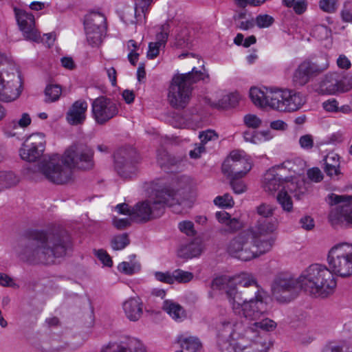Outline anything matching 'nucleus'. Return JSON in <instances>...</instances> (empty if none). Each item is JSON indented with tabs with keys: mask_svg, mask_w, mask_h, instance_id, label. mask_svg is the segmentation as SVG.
<instances>
[{
	"mask_svg": "<svg viewBox=\"0 0 352 352\" xmlns=\"http://www.w3.org/2000/svg\"><path fill=\"white\" fill-rule=\"evenodd\" d=\"M65 160V154H54L39 162L38 171L52 183L60 185L67 184L72 179L73 171Z\"/></svg>",
	"mask_w": 352,
	"mask_h": 352,
	"instance_id": "5",
	"label": "nucleus"
},
{
	"mask_svg": "<svg viewBox=\"0 0 352 352\" xmlns=\"http://www.w3.org/2000/svg\"><path fill=\"white\" fill-rule=\"evenodd\" d=\"M214 203L215 205L223 208H231L234 204L232 196L228 193L223 196L217 197L214 200Z\"/></svg>",
	"mask_w": 352,
	"mask_h": 352,
	"instance_id": "49",
	"label": "nucleus"
},
{
	"mask_svg": "<svg viewBox=\"0 0 352 352\" xmlns=\"http://www.w3.org/2000/svg\"><path fill=\"white\" fill-rule=\"evenodd\" d=\"M130 243L128 234L126 233L114 236L111 241V245L114 250H121Z\"/></svg>",
	"mask_w": 352,
	"mask_h": 352,
	"instance_id": "39",
	"label": "nucleus"
},
{
	"mask_svg": "<svg viewBox=\"0 0 352 352\" xmlns=\"http://www.w3.org/2000/svg\"><path fill=\"white\" fill-rule=\"evenodd\" d=\"M276 207L266 203H262L256 208V217L272 219Z\"/></svg>",
	"mask_w": 352,
	"mask_h": 352,
	"instance_id": "41",
	"label": "nucleus"
},
{
	"mask_svg": "<svg viewBox=\"0 0 352 352\" xmlns=\"http://www.w3.org/2000/svg\"><path fill=\"white\" fill-rule=\"evenodd\" d=\"M254 218V224L246 230L249 232L260 254H265L270 251L274 244L275 238L272 236V234L276 229V225L272 219Z\"/></svg>",
	"mask_w": 352,
	"mask_h": 352,
	"instance_id": "7",
	"label": "nucleus"
},
{
	"mask_svg": "<svg viewBox=\"0 0 352 352\" xmlns=\"http://www.w3.org/2000/svg\"><path fill=\"white\" fill-rule=\"evenodd\" d=\"M299 144L302 149L311 150L314 145V138L310 134L302 135L299 138Z\"/></svg>",
	"mask_w": 352,
	"mask_h": 352,
	"instance_id": "56",
	"label": "nucleus"
},
{
	"mask_svg": "<svg viewBox=\"0 0 352 352\" xmlns=\"http://www.w3.org/2000/svg\"><path fill=\"white\" fill-rule=\"evenodd\" d=\"M169 24L167 23H164L160 27V32L156 35V41L155 42L159 45L164 47L168 36Z\"/></svg>",
	"mask_w": 352,
	"mask_h": 352,
	"instance_id": "47",
	"label": "nucleus"
},
{
	"mask_svg": "<svg viewBox=\"0 0 352 352\" xmlns=\"http://www.w3.org/2000/svg\"><path fill=\"white\" fill-rule=\"evenodd\" d=\"M157 163L161 168L165 170L169 169L171 166L176 165L178 160L174 157L170 155L165 150H159L157 152Z\"/></svg>",
	"mask_w": 352,
	"mask_h": 352,
	"instance_id": "35",
	"label": "nucleus"
},
{
	"mask_svg": "<svg viewBox=\"0 0 352 352\" xmlns=\"http://www.w3.org/2000/svg\"><path fill=\"white\" fill-rule=\"evenodd\" d=\"M14 12L17 23L23 36L27 39L38 42L41 36L39 32L34 28V16L31 13L17 8H14Z\"/></svg>",
	"mask_w": 352,
	"mask_h": 352,
	"instance_id": "21",
	"label": "nucleus"
},
{
	"mask_svg": "<svg viewBox=\"0 0 352 352\" xmlns=\"http://www.w3.org/2000/svg\"><path fill=\"white\" fill-rule=\"evenodd\" d=\"M319 6L324 12L332 13L337 9L338 0H320Z\"/></svg>",
	"mask_w": 352,
	"mask_h": 352,
	"instance_id": "51",
	"label": "nucleus"
},
{
	"mask_svg": "<svg viewBox=\"0 0 352 352\" xmlns=\"http://www.w3.org/2000/svg\"><path fill=\"white\" fill-rule=\"evenodd\" d=\"M206 75L196 67L191 72L175 75L168 88V100L175 109H184L189 102L192 85L200 80H204ZM208 78V75H206Z\"/></svg>",
	"mask_w": 352,
	"mask_h": 352,
	"instance_id": "4",
	"label": "nucleus"
},
{
	"mask_svg": "<svg viewBox=\"0 0 352 352\" xmlns=\"http://www.w3.org/2000/svg\"><path fill=\"white\" fill-rule=\"evenodd\" d=\"M307 175L309 180L315 183L320 182L324 178L323 173L318 167H314L308 169L307 171Z\"/></svg>",
	"mask_w": 352,
	"mask_h": 352,
	"instance_id": "52",
	"label": "nucleus"
},
{
	"mask_svg": "<svg viewBox=\"0 0 352 352\" xmlns=\"http://www.w3.org/2000/svg\"><path fill=\"white\" fill-rule=\"evenodd\" d=\"M277 327V324L273 320L269 318H261L257 321H254L249 327V329L252 332L262 330L263 331H272Z\"/></svg>",
	"mask_w": 352,
	"mask_h": 352,
	"instance_id": "33",
	"label": "nucleus"
},
{
	"mask_svg": "<svg viewBox=\"0 0 352 352\" xmlns=\"http://www.w3.org/2000/svg\"><path fill=\"white\" fill-rule=\"evenodd\" d=\"M302 184V182L300 183H287L286 186H283L284 191H280L277 195V201L281 206L283 210L285 212H290L293 209V202L290 196L287 194V192H296L295 196L299 197L300 194H304L305 189L302 188L300 185Z\"/></svg>",
	"mask_w": 352,
	"mask_h": 352,
	"instance_id": "22",
	"label": "nucleus"
},
{
	"mask_svg": "<svg viewBox=\"0 0 352 352\" xmlns=\"http://www.w3.org/2000/svg\"><path fill=\"white\" fill-rule=\"evenodd\" d=\"M324 171L331 179L338 180L342 175L340 156L335 153H329L323 158Z\"/></svg>",
	"mask_w": 352,
	"mask_h": 352,
	"instance_id": "26",
	"label": "nucleus"
},
{
	"mask_svg": "<svg viewBox=\"0 0 352 352\" xmlns=\"http://www.w3.org/2000/svg\"><path fill=\"white\" fill-rule=\"evenodd\" d=\"M201 252V244L199 242L192 241L182 245L177 252V255L184 258H192L200 255Z\"/></svg>",
	"mask_w": 352,
	"mask_h": 352,
	"instance_id": "31",
	"label": "nucleus"
},
{
	"mask_svg": "<svg viewBox=\"0 0 352 352\" xmlns=\"http://www.w3.org/2000/svg\"><path fill=\"white\" fill-rule=\"evenodd\" d=\"M334 273L327 266L315 263L300 276L301 288L316 298H327L334 292L336 280Z\"/></svg>",
	"mask_w": 352,
	"mask_h": 352,
	"instance_id": "2",
	"label": "nucleus"
},
{
	"mask_svg": "<svg viewBox=\"0 0 352 352\" xmlns=\"http://www.w3.org/2000/svg\"><path fill=\"white\" fill-rule=\"evenodd\" d=\"M213 289L223 290L226 297L236 314H241L244 304L248 302V289L239 292L234 283L226 277H218L212 282Z\"/></svg>",
	"mask_w": 352,
	"mask_h": 352,
	"instance_id": "11",
	"label": "nucleus"
},
{
	"mask_svg": "<svg viewBox=\"0 0 352 352\" xmlns=\"http://www.w3.org/2000/svg\"><path fill=\"white\" fill-rule=\"evenodd\" d=\"M155 278L157 280L167 284L173 283V273L170 272H155L154 274Z\"/></svg>",
	"mask_w": 352,
	"mask_h": 352,
	"instance_id": "58",
	"label": "nucleus"
},
{
	"mask_svg": "<svg viewBox=\"0 0 352 352\" xmlns=\"http://www.w3.org/2000/svg\"><path fill=\"white\" fill-rule=\"evenodd\" d=\"M225 328H229L228 335H224L223 338H219L218 345L221 352H235L234 346L227 339L232 334L231 325L230 322L224 324Z\"/></svg>",
	"mask_w": 352,
	"mask_h": 352,
	"instance_id": "37",
	"label": "nucleus"
},
{
	"mask_svg": "<svg viewBox=\"0 0 352 352\" xmlns=\"http://www.w3.org/2000/svg\"><path fill=\"white\" fill-rule=\"evenodd\" d=\"M136 151L131 148H120L113 155V167L117 174L123 179L132 178L136 173Z\"/></svg>",
	"mask_w": 352,
	"mask_h": 352,
	"instance_id": "12",
	"label": "nucleus"
},
{
	"mask_svg": "<svg viewBox=\"0 0 352 352\" xmlns=\"http://www.w3.org/2000/svg\"><path fill=\"white\" fill-rule=\"evenodd\" d=\"M351 347L342 343L330 342L323 347L322 352H350Z\"/></svg>",
	"mask_w": 352,
	"mask_h": 352,
	"instance_id": "45",
	"label": "nucleus"
},
{
	"mask_svg": "<svg viewBox=\"0 0 352 352\" xmlns=\"http://www.w3.org/2000/svg\"><path fill=\"white\" fill-rule=\"evenodd\" d=\"M324 109L330 113H342L343 114H349L352 112L351 107L348 104L339 106L338 101L335 98H331L322 103Z\"/></svg>",
	"mask_w": 352,
	"mask_h": 352,
	"instance_id": "32",
	"label": "nucleus"
},
{
	"mask_svg": "<svg viewBox=\"0 0 352 352\" xmlns=\"http://www.w3.org/2000/svg\"><path fill=\"white\" fill-rule=\"evenodd\" d=\"M266 296L263 289L254 286V295L250 296L248 302L244 304L241 314L250 321L260 320L267 312V302L265 300Z\"/></svg>",
	"mask_w": 352,
	"mask_h": 352,
	"instance_id": "17",
	"label": "nucleus"
},
{
	"mask_svg": "<svg viewBox=\"0 0 352 352\" xmlns=\"http://www.w3.org/2000/svg\"><path fill=\"white\" fill-rule=\"evenodd\" d=\"M173 283L177 281L179 283H188L193 278L191 272H186L180 269H177L173 272Z\"/></svg>",
	"mask_w": 352,
	"mask_h": 352,
	"instance_id": "44",
	"label": "nucleus"
},
{
	"mask_svg": "<svg viewBox=\"0 0 352 352\" xmlns=\"http://www.w3.org/2000/svg\"><path fill=\"white\" fill-rule=\"evenodd\" d=\"M178 342L181 347L188 352H196L201 347V344L198 338L195 337L183 338L180 336L178 338Z\"/></svg>",
	"mask_w": 352,
	"mask_h": 352,
	"instance_id": "36",
	"label": "nucleus"
},
{
	"mask_svg": "<svg viewBox=\"0 0 352 352\" xmlns=\"http://www.w3.org/2000/svg\"><path fill=\"white\" fill-rule=\"evenodd\" d=\"M162 46L157 45L154 42H151L148 45V50L147 52V57L150 59H153L157 57L160 52V49Z\"/></svg>",
	"mask_w": 352,
	"mask_h": 352,
	"instance_id": "64",
	"label": "nucleus"
},
{
	"mask_svg": "<svg viewBox=\"0 0 352 352\" xmlns=\"http://www.w3.org/2000/svg\"><path fill=\"white\" fill-rule=\"evenodd\" d=\"M199 138L201 140V143L205 145L208 141L217 140L218 138V135L214 131L207 130L200 133Z\"/></svg>",
	"mask_w": 352,
	"mask_h": 352,
	"instance_id": "61",
	"label": "nucleus"
},
{
	"mask_svg": "<svg viewBox=\"0 0 352 352\" xmlns=\"http://www.w3.org/2000/svg\"><path fill=\"white\" fill-rule=\"evenodd\" d=\"M352 88V78L341 77L338 73L327 74L316 91L320 95H336L349 91Z\"/></svg>",
	"mask_w": 352,
	"mask_h": 352,
	"instance_id": "16",
	"label": "nucleus"
},
{
	"mask_svg": "<svg viewBox=\"0 0 352 352\" xmlns=\"http://www.w3.org/2000/svg\"><path fill=\"white\" fill-rule=\"evenodd\" d=\"M95 252L96 256L103 263L104 265L107 267L112 266V259L105 250L100 249L98 250H95Z\"/></svg>",
	"mask_w": 352,
	"mask_h": 352,
	"instance_id": "57",
	"label": "nucleus"
},
{
	"mask_svg": "<svg viewBox=\"0 0 352 352\" xmlns=\"http://www.w3.org/2000/svg\"><path fill=\"white\" fill-rule=\"evenodd\" d=\"M299 224L302 229L307 231H310L315 227V222L314 219L309 215H305L301 217L299 220Z\"/></svg>",
	"mask_w": 352,
	"mask_h": 352,
	"instance_id": "59",
	"label": "nucleus"
},
{
	"mask_svg": "<svg viewBox=\"0 0 352 352\" xmlns=\"http://www.w3.org/2000/svg\"><path fill=\"white\" fill-rule=\"evenodd\" d=\"M85 28H91L94 29L107 31L106 17L105 16L97 12H93L86 16L85 22Z\"/></svg>",
	"mask_w": 352,
	"mask_h": 352,
	"instance_id": "30",
	"label": "nucleus"
},
{
	"mask_svg": "<svg viewBox=\"0 0 352 352\" xmlns=\"http://www.w3.org/2000/svg\"><path fill=\"white\" fill-rule=\"evenodd\" d=\"M292 7L297 14H302L307 10V3L306 0H297Z\"/></svg>",
	"mask_w": 352,
	"mask_h": 352,
	"instance_id": "62",
	"label": "nucleus"
},
{
	"mask_svg": "<svg viewBox=\"0 0 352 352\" xmlns=\"http://www.w3.org/2000/svg\"><path fill=\"white\" fill-rule=\"evenodd\" d=\"M226 226H228V228L222 229L221 232H229V233H233L236 232L237 230H239L243 227L242 222L236 219V218H230L228 221Z\"/></svg>",
	"mask_w": 352,
	"mask_h": 352,
	"instance_id": "50",
	"label": "nucleus"
},
{
	"mask_svg": "<svg viewBox=\"0 0 352 352\" xmlns=\"http://www.w3.org/2000/svg\"><path fill=\"white\" fill-rule=\"evenodd\" d=\"M88 108L87 102L84 100L75 101L66 113V120L73 126L82 124L86 120Z\"/></svg>",
	"mask_w": 352,
	"mask_h": 352,
	"instance_id": "23",
	"label": "nucleus"
},
{
	"mask_svg": "<svg viewBox=\"0 0 352 352\" xmlns=\"http://www.w3.org/2000/svg\"><path fill=\"white\" fill-rule=\"evenodd\" d=\"M330 269L342 278L352 276V244L340 243L333 246L328 254Z\"/></svg>",
	"mask_w": 352,
	"mask_h": 352,
	"instance_id": "8",
	"label": "nucleus"
},
{
	"mask_svg": "<svg viewBox=\"0 0 352 352\" xmlns=\"http://www.w3.org/2000/svg\"><path fill=\"white\" fill-rule=\"evenodd\" d=\"M230 186L236 194H241L245 191L246 186L243 181L240 179L243 177L239 176H230Z\"/></svg>",
	"mask_w": 352,
	"mask_h": 352,
	"instance_id": "48",
	"label": "nucleus"
},
{
	"mask_svg": "<svg viewBox=\"0 0 352 352\" xmlns=\"http://www.w3.org/2000/svg\"><path fill=\"white\" fill-rule=\"evenodd\" d=\"M162 309L175 321H182L186 318L184 307L173 300H164Z\"/></svg>",
	"mask_w": 352,
	"mask_h": 352,
	"instance_id": "29",
	"label": "nucleus"
},
{
	"mask_svg": "<svg viewBox=\"0 0 352 352\" xmlns=\"http://www.w3.org/2000/svg\"><path fill=\"white\" fill-rule=\"evenodd\" d=\"M255 24L259 28H267L274 22V19L268 14H258L255 18Z\"/></svg>",
	"mask_w": 352,
	"mask_h": 352,
	"instance_id": "46",
	"label": "nucleus"
},
{
	"mask_svg": "<svg viewBox=\"0 0 352 352\" xmlns=\"http://www.w3.org/2000/svg\"><path fill=\"white\" fill-rule=\"evenodd\" d=\"M179 229L182 232L188 236H194L196 232L194 229V223L190 221H184L179 223Z\"/></svg>",
	"mask_w": 352,
	"mask_h": 352,
	"instance_id": "55",
	"label": "nucleus"
},
{
	"mask_svg": "<svg viewBox=\"0 0 352 352\" xmlns=\"http://www.w3.org/2000/svg\"><path fill=\"white\" fill-rule=\"evenodd\" d=\"M243 153L241 151H232L222 164V173L228 176L245 177L251 170L252 164Z\"/></svg>",
	"mask_w": 352,
	"mask_h": 352,
	"instance_id": "18",
	"label": "nucleus"
},
{
	"mask_svg": "<svg viewBox=\"0 0 352 352\" xmlns=\"http://www.w3.org/2000/svg\"><path fill=\"white\" fill-rule=\"evenodd\" d=\"M85 29L89 44L92 47L99 46L102 42L106 31H102V30L91 28H85Z\"/></svg>",
	"mask_w": 352,
	"mask_h": 352,
	"instance_id": "34",
	"label": "nucleus"
},
{
	"mask_svg": "<svg viewBox=\"0 0 352 352\" xmlns=\"http://www.w3.org/2000/svg\"><path fill=\"white\" fill-rule=\"evenodd\" d=\"M340 14L343 21L352 22V2L346 1L344 3Z\"/></svg>",
	"mask_w": 352,
	"mask_h": 352,
	"instance_id": "54",
	"label": "nucleus"
},
{
	"mask_svg": "<svg viewBox=\"0 0 352 352\" xmlns=\"http://www.w3.org/2000/svg\"><path fill=\"white\" fill-rule=\"evenodd\" d=\"M45 148V136L43 133H35L29 135L19 150L22 160L35 162L39 159Z\"/></svg>",
	"mask_w": 352,
	"mask_h": 352,
	"instance_id": "20",
	"label": "nucleus"
},
{
	"mask_svg": "<svg viewBox=\"0 0 352 352\" xmlns=\"http://www.w3.org/2000/svg\"><path fill=\"white\" fill-rule=\"evenodd\" d=\"M176 192L168 188L155 191V196L138 202L132 208L131 220L137 223H146L160 217L166 205H173Z\"/></svg>",
	"mask_w": 352,
	"mask_h": 352,
	"instance_id": "3",
	"label": "nucleus"
},
{
	"mask_svg": "<svg viewBox=\"0 0 352 352\" xmlns=\"http://www.w3.org/2000/svg\"><path fill=\"white\" fill-rule=\"evenodd\" d=\"M274 109L280 111H295L306 102V98L301 92L292 89H276L272 95Z\"/></svg>",
	"mask_w": 352,
	"mask_h": 352,
	"instance_id": "13",
	"label": "nucleus"
},
{
	"mask_svg": "<svg viewBox=\"0 0 352 352\" xmlns=\"http://www.w3.org/2000/svg\"><path fill=\"white\" fill-rule=\"evenodd\" d=\"M31 123V118L28 113H23L21 116V118L17 121H13L12 124L13 127L15 128L17 125L21 127H26L29 126Z\"/></svg>",
	"mask_w": 352,
	"mask_h": 352,
	"instance_id": "63",
	"label": "nucleus"
},
{
	"mask_svg": "<svg viewBox=\"0 0 352 352\" xmlns=\"http://www.w3.org/2000/svg\"><path fill=\"white\" fill-rule=\"evenodd\" d=\"M326 201L331 206L336 205L329 214V221L331 226L342 228L352 227V196L338 195L331 193Z\"/></svg>",
	"mask_w": 352,
	"mask_h": 352,
	"instance_id": "6",
	"label": "nucleus"
},
{
	"mask_svg": "<svg viewBox=\"0 0 352 352\" xmlns=\"http://www.w3.org/2000/svg\"><path fill=\"white\" fill-rule=\"evenodd\" d=\"M244 122L250 128L257 129L262 123L261 120L254 114H248L244 116Z\"/></svg>",
	"mask_w": 352,
	"mask_h": 352,
	"instance_id": "53",
	"label": "nucleus"
},
{
	"mask_svg": "<svg viewBox=\"0 0 352 352\" xmlns=\"http://www.w3.org/2000/svg\"><path fill=\"white\" fill-rule=\"evenodd\" d=\"M240 96L238 93H231L224 96L220 100V105L222 108L234 107L239 102Z\"/></svg>",
	"mask_w": 352,
	"mask_h": 352,
	"instance_id": "43",
	"label": "nucleus"
},
{
	"mask_svg": "<svg viewBox=\"0 0 352 352\" xmlns=\"http://www.w3.org/2000/svg\"><path fill=\"white\" fill-rule=\"evenodd\" d=\"M122 309L128 320L136 322L143 314V303L138 297L130 298L122 303Z\"/></svg>",
	"mask_w": 352,
	"mask_h": 352,
	"instance_id": "25",
	"label": "nucleus"
},
{
	"mask_svg": "<svg viewBox=\"0 0 352 352\" xmlns=\"http://www.w3.org/2000/svg\"><path fill=\"white\" fill-rule=\"evenodd\" d=\"M329 67L327 60L323 64L306 59L295 69L292 74V82L295 87H303L311 79L319 76Z\"/></svg>",
	"mask_w": 352,
	"mask_h": 352,
	"instance_id": "15",
	"label": "nucleus"
},
{
	"mask_svg": "<svg viewBox=\"0 0 352 352\" xmlns=\"http://www.w3.org/2000/svg\"><path fill=\"white\" fill-rule=\"evenodd\" d=\"M65 163L71 169L76 168L81 170H89L94 167V152L84 144H74L65 153Z\"/></svg>",
	"mask_w": 352,
	"mask_h": 352,
	"instance_id": "14",
	"label": "nucleus"
},
{
	"mask_svg": "<svg viewBox=\"0 0 352 352\" xmlns=\"http://www.w3.org/2000/svg\"><path fill=\"white\" fill-rule=\"evenodd\" d=\"M276 88H267L261 89L257 87H252L250 90V97L252 102L258 107H270L274 109L272 95L275 94Z\"/></svg>",
	"mask_w": 352,
	"mask_h": 352,
	"instance_id": "24",
	"label": "nucleus"
},
{
	"mask_svg": "<svg viewBox=\"0 0 352 352\" xmlns=\"http://www.w3.org/2000/svg\"><path fill=\"white\" fill-rule=\"evenodd\" d=\"M140 264L137 262L131 263V262H122L118 266V270L127 275L133 274L140 270Z\"/></svg>",
	"mask_w": 352,
	"mask_h": 352,
	"instance_id": "42",
	"label": "nucleus"
},
{
	"mask_svg": "<svg viewBox=\"0 0 352 352\" xmlns=\"http://www.w3.org/2000/svg\"><path fill=\"white\" fill-rule=\"evenodd\" d=\"M91 111L96 122L102 125L117 116L119 109L118 103L112 99L100 96L93 100Z\"/></svg>",
	"mask_w": 352,
	"mask_h": 352,
	"instance_id": "19",
	"label": "nucleus"
},
{
	"mask_svg": "<svg viewBox=\"0 0 352 352\" xmlns=\"http://www.w3.org/2000/svg\"><path fill=\"white\" fill-rule=\"evenodd\" d=\"M62 89L59 85H50L45 89V102H53L58 100L61 94Z\"/></svg>",
	"mask_w": 352,
	"mask_h": 352,
	"instance_id": "38",
	"label": "nucleus"
},
{
	"mask_svg": "<svg viewBox=\"0 0 352 352\" xmlns=\"http://www.w3.org/2000/svg\"><path fill=\"white\" fill-rule=\"evenodd\" d=\"M243 285L244 287V290L248 289L249 295H254V286H256L258 289H263L256 283V280L252 276H249L247 279L244 280L243 282Z\"/></svg>",
	"mask_w": 352,
	"mask_h": 352,
	"instance_id": "60",
	"label": "nucleus"
},
{
	"mask_svg": "<svg viewBox=\"0 0 352 352\" xmlns=\"http://www.w3.org/2000/svg\"><path fill=\"white\" fill-rule=\"evenodd\" d=\"M288 183L284 180L278 174L276 173L274 170H269L265 174L263 181V188L265 191L270 192H276L280 186H286Z\"/></svg>",
	"mask_w": 352,
	"mask_h": 352,
	"instance_id": "27",
	"label": "nucleus"
},
{
	"mask_svg": "<svg viewBox=\"0 0 352 352\" xmlns=\"http://www.w3.org/2000/svg\"><path fill=\"white\" fill-rule=\"evenodd\" d=\"M226 250L232 257L248 261L261 256L255 247L252 236L246 230L232 238L227 244Z\"/></svg>",
	"mask_w": 352,
	"mask_h": 352,
	"instance_id": "9",
	"label": "nucleus"
},
{
	"mask_svg": "<svg viewBox=\"0 0 352 352\" xmlns=\"http://www.w3.org/2000/svg\"><path fill=\"white\" fill-rule=\"evenodd\" d=\"M71 245V237L64 230L38 231L20 245L17 255L31 265L51 264L65 256Z\"/></svg>",
	"mask_w": 352,
	"mask_h": 352,
	"instance_id": "1",
	"label": "nucleus"
},
{
	"mask_svg": "<svg viewBox=\"0 0 352 352\" xmlns=\"http://www.w3.org/2000/svg\"><path fill=\"white\" fill-rule=\"evenodd\" d=\"M101 352H146L144 346L139 340H131L128 346L113 344L104 348Z\"/></svg>",
	"mask_w": 352,
	"mask_h": 352,
	"instance_id": "28",
	"label": "nucleus"
},
{
	"mask_svg": "<svg viewBox=\"0 0 352 352\" xmlns=\"http://www.w3.org/2000/svg\"><path fill=\"white\" fill-rule=\"evenodd\" d=\"M300 287V277L295 279L290 274L281 272L275 276L271 291L276 300L288 302L296 297Z\"/></svg>",
	"mask_w": 352,
	"mask_h": 352,
	"instance_id": "10",
	"label": "nucleus"
},
{
	"mask_svg": "<svg viewBox=\"0 0 352 352\" xmlns=\"http://www.w3.org/2000/svg\"><path fill=\"white\" fill-rule=\"evenodd\" d=\"M151 3V0H135L134 13L137 21L141 20V14L145 17Z\"/></svg>",
	"mask_w": 352,
	"mask_h": 352,
	"instance_id": "40",
	"label": "nucleus"
}]
</instances>
